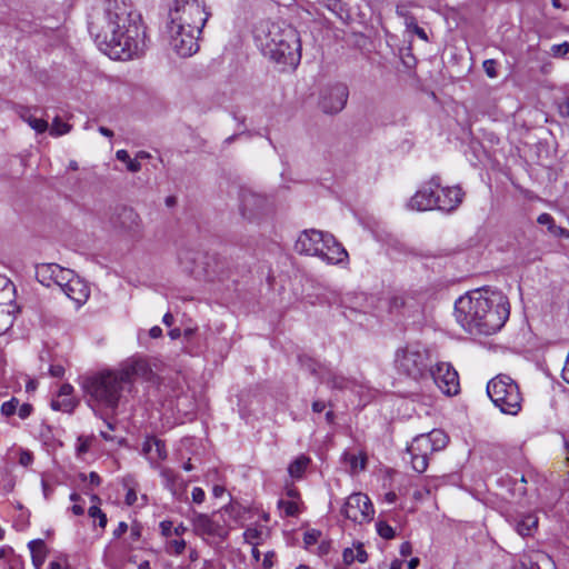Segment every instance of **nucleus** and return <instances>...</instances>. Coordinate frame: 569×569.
<instances>
[{
    "label": "nucleus",
    "mask_w": 569,
    "mask_h": 569,
    "mask_svg": "<svg viewBox=\"0 0 569 569\" xmlns=\"http://www.w3.org/2000/svg\"><path fill=\"white\" fill-rule=\"evenodd\" d=\"M88 29L100 50L113 60L138 58L147 48L141 13L130 0H103L90 12Z\"/></svg>",
    "instance_id": "1"
},
{
    "label": "nucleus",
    "mask_w": 569,
    "mask_h": 569,
    "mask_svg": "<svg viewBox=\"0 0 569 569\" xmlns=\"http://www.w3.org/2000/svg\"><path fill=\"white\" fill-rule=\"evenodd\" d=\"M510 315L507 297L497 290L477 289L458 298L455 317L458 323L471 335L490 336L498 332Z\"/></svg>",
    "instance_id": "2"
},
{
    "label": "nucleus",
    "mask_w": 569,
    "mask_h": 569,
    "mask_svg": "<svg viewBox=\"0 0 569 569\" xmlns=\"http://www.w3.org/2000/svg\"><path fill=\"white\" fill-rule=\"evenodd\" d=\"M147 370L142 360H128L119 369H104L81 378V387L92 409H106L116 413L119 406L127 401L133 381Z\"/></svg>",
    "instance_id": "3"
},
{
    "label": "nucleus",
    "mask_w": 569,
    "mask_h": 569,
    "mask_svg": "<svg viewBox=\"0 0 569 569\" xmlns=\"http://www.w3.org/2000/svg\"><path fill=\"white\" fill-rule=\"evenodd\" d=\"M210 17L199 0H174L169 10L167 33L169 44L180 57H190L199 50V36Z\"/></svg>",
    "instance_id": "4"
},
{
    "label": "nucleus",
    "mask_w": 569,
    "mask_h": 569,
    "mask_svg": "<svg viewBox=\"0 0 569 569\" xmlns=\"http://www.w3.org/2000/svg\"><path fill=\"white\" fill-rule=\"evenodd\" d=\"M256 41L262 53L278 63L297 67L301 59V47L298 32L287 26L266 21L257 28Z\"/></svg>",
    "instance_id": "5"
},
{
    "label": "nucleus",
    "mask_w": 569,
    "mask_h": 569,
    "mask_svg": "<svg viewBox=\"0 0 569 569\" xmlns=\"http://www.w3.org/2000/svg\"><path fill=\"white\" fill-rule=\"evenodd\" d=\"M295 250L300 254L319 257L321 260L337 264L342 262L348 253L330 233L320 230H303L295 243Z\"/></svg>",
    "instance_id": "6"
},
{
    "label": "nucleus",
    "mask_w": 569,
    "mask_h": 569,
    "mask_svg": "<svg viewBox=\"0 0 569 569\" xmlns=\"http://www.w3.org/2000/svg\"><path fill=\"white\" fill-rule=\"evenodd\" d=\"M433 361L431 350L420 342L399 348L395 357L397 370L415 381L428 379Z\"/></svg>",
    "instance_id": "7"
},
{
    "label": "nucleus",
    "mask_w": 569,
    "mask_h": 569,
    "mask_svg": "<svg viewBox=\"0 0 569 569\" xmlns=\"http://www.w3.org/2000/svg\"><path fill=\"white\" fill-rule=\"evenodd\" d=\"M449 442V437L440 429H433L428 433L418 435L407 448V455L412 469L422 473L427 470L429 459L435 452L443 450Z\"/></svg>",
    "instance_id": "8"
},
{
    "label": "nucleus",
    "mask_w": 569,
    "mask_h": 569,
    "mask_svg": "<svg viewBox=\"0 0 569 569\" xmlns=\"http://www.w3.org/2000/svg\"><path fill=\"white\" fill-rule=\"evenodd\" d=\"M487 393L505 415L516 416L521 410L522 396L518 383L507 375H498L487 385Z\"/></svg>",
    "instance_id": "9"
},
{
    "label": "nucleus",
    "mask_w": 569,
    "mask_h": 569,
    "mask_svg": "<svg viewBox=\"0 0 569 569\" xmlns=\"http://www.w3.org/2000/svg\"><path fill=\"white\" fill-rule=\"evenodd\" d=\"M428 378L433 380L443 395L455 396L460 390L458 372L449 362L433 361Z\"/></svg>",
    "instance_id": "10"
},
{
    "label": "nucleus",
    "mask_w": 569,
    "mask_h": 569,
    "mask_svg": "<svg viewBox=\"0 0 569 569\" xmlns=\"http://www.w3.org/2000/svg\"><path fill=\"white\" fill-rule=\"evenodd\" d=\"M341 513L353 522L363 523L373 518L375 509L367 495L356 492L347 498Z\"/></svg>",
    "instance_id": "11"
},
{
    "label": "nucleus",
    "mask_w": 569,
    "mask_h": 569,
    "mask_svg": "<svg viewBox=\"0 0 569 569\" xmlns=\"http://www.w3.org/2000/svg\"><path fill=\"white\" fill-rule=\"evenodd\" d=\"M348 98L347 84L341 82L329 84L320 93L319 107L327 114H337L345 109Z\"/></svg>",
    "instance_id": "12"
},
{
    "label": "nucleus",
    "mask_w": 569,
    "mask_h": 569,
    "mask_svg": "<svg viewBox=\"0 0 569 569\" xmlns=\"http://www.w3.org/2000/svg\"><path fill=\"white\" fill-rule=\"evenodd\" d=\"M269 199L250 189H243L240 193V212L248 221H257L269 210Z\"/></svg>",
    "instance_id": "13"
},
{
    "label": "nucleus",
    "mask_w": 569,
    "mask_h": 569,
    "mask_svg": "<svg viewBox=\"0 0 569 569\" xmlns=\"http://www.w3.org/2000/svg\"><path fill=\"white\" fill-rule=\"evenodd\" d=\"M440 189V177L433 176L409 200L408 208L417 211L433 210L437 203V191Z\"/></svg>",
    "instance_id": "14"
},
{
    "label": "nucleus",
    "mask_w": 569,
    "mask_h": 569,
    "mask_svg": "<svg viewBox=\"0 0 569 569\" xmlns=\"http://www.w3.org/2000/svg\"><path fill=\"white\" fill-rule=\"evenodd\" d=\"M72 272L71 269L62 268L57 263H41L36 267V278L46 287L57 284L61 288L63 282L70 281Z\"/></svg>",
    "instance_id": "15"
},
{
    "label": "nucleus",
    "mask_w": 569,
    "mask_h": 569,
    "mask_svg": "<svg viewBox=\"0 0 569 569\" xmlns=\"http://www.w3.org/2000/svg\"><path fill=\"white\" fill-rule=\"evenodd\" d=\"M462 197L463 192L459 187H440L437 191L436 209L450 212L461 203Z\"/></svg>",
    "instance_id": "16"
},
{
    "label": "nucleus",
    "mask_w": 569,
    "mask_h": 569,
    "mask_svg": "<svg viewBox=\"0 0 569 569\" xmlns=\"http://www.w3.org/2000/svg\"><path fill=\"white\" fill-rule=\"evenodd\" d=\"M61 290L64 295L74 301L78 306L83 305L89 298L90 291L87 284L72 272L70 281L63 282Z\"/></svg>",
    "instance_id": "17"
},
{
    "label": "nucleus",
    "mask_w": 569,
    "mask_h": 569,
    "mask_svg": "<svg viewBox=\"0 0 569 569\" xmlns=\"http://www.w3.org/2000/svg\"><path fill=\"white\" fill-rule=\"evenodd\" d=\"M509 522L521 537H531L538 529V517L533 512L517 513Z\"/></svg>",
    "instance_id": "18"
},
{
    "label": "nucleus",
    "mask_w": 569,
    "mask_h": 569,
    "mask_svg": "<svg viewBox=\"0 0 569 569\" xmlns=\"http://www.w3.org/2000/svg\"><path fill=\"white\" fill-rule=\"evenodd\" d=\"M192 525L194 532L200 536L221 537L223 533V528L203 513H194Z\"/></svg>",
    "instance_id": "19"
},
{
    "label": "nucleus",
    "mask_w": 569,
    "mask_h": 569,
    "mask_svg": "<svg viewBox=\"0 0 569 569\" xmlns=\"http://www.w3.org/2000/svg\"><path fill=\"white\" fill-rule=\"evenodd\" d=\"M142 451L150 462L164 460L167 458L166 445L156 437H148L142 446Z\"/></svg>",
    "instance_id": "20"
},
{
    "label": "nucleus",
    "mask_w": 569,
    "mask_h": 569,
    "mask_svg": "<svg viewBox=\"0 0 569 569\" xmlns=\"http://www.w3.org/2000/svg\"><path fill=\"white\" fill-rule=\"evenodd\" d=\"M160 476L163 480L164 487L170 490V492L180 498L181 492L184 490L186 483L181 476L177 473L173 469L163 467L160 470Z\"/></svg>",
    "instance_id": "21"
},
{
    "label": "nucleus",
    "mask_w": 569,
    "mask_h": 569,
    "mask_svg": "<svg viewBox=\"0 0 569 569\" xmlns=\"http://www.w3.org/2000/svg\"><path fill=\"white\" fill-rule=\"evenodd\" d=\"M119 226L129 232H139L141 226L140 216L132 208H122L118 214Z\"/></svg>",
    "instance_id": "22"
},
{
    "label": "nucleus",
    "mask_w": 569,
    "mask_h": 569,
    "mask_svg": "<svg viewBox=\"0 0 569 569\" xmlns=\"http://www.w3.org/2000/svg\"><path fill=\"white\" fill-rule=\"evenodd\" d=\"M320 382L326 383L329 388L337 390L348 389L352 385L351 379L331 371H328L327 375H323Z\"/></svg>",
    "instance_id": "23"
},
{
    "label": "nucleus",
    "mask_w": 569,
    "mask_h": 569,
    "mask_svg": "<svg viewBox=\"0 0 569 569\" xmlns=\"http://www.w3.org/2000/svg\"><path fill=\"white\" fill-rule=\"evenodd\" d=\"M19 117L27 122L37 133H43L48 129V122L37 118L29 108L21 107Z\"/></svg>",
    "instance_id": "24"
},
{
    "label": "nucleus",
    "mask_w": 569,
    "mask_h": 569,
    "mask_svg": "<svg viewBox=\"0 0 569 569\" xmlns=\"http://www.w3.org/2000/svg\"><path fill=\"white\" fill-rule=\"evenodd\" d=\"M500 482L510 487L509 491L513 498H521L527 493L525 476H521L519 479L501 478Z\"/></svg>",
    "instance_id": "25"
},
{
    "label": "nucleus",
    "mask_w": 569,
    "mask_h": 569,
    "mask_svg": "<svg viewBox=\"0 0 569 569\" xmlns=\"http://www.w3.org/2000/svg\"><path fill=\"white\" fill-rule=\"evenodd\" d=\"M309 463L310 458L307 456L301 455L298 458H296L288 467V472L290 477L300 479L303 476Z\"/></svg>",
    "instance_id": "26"
},
{
    "label": "nucleus",
    "mask_w": 569,
    "mask_h": 569,
    "mask_svg": "<svg viewBox=\"0 0 569 569\" xmlns=\"http://www.w3.org/2000/svg\"><path fill=\"white\" fill-rule=\"evenodd\" d=\"M298 360H299L300 367L302 369L307 370L312 376H315L319 380H321V377L323 376V373L321 371L322 366L317 360H315L313 358H311L307 355L299 356Z\"/></svg>",
    "instance_id": "27"
},
{
    "label": "nucleus",
    "mask_w": 569,
    "mask_h": 569,
    "mask_svg": "<svg viewBox=\"0 0 569 569\" xmlns=\"http://www.w3.org/2000/svg\"><path fill=\"white\" fill-rule=\"evenodd\" d=\"M343 459L349 463L351 473H357L366 469L367 457L365 455L356 456L346 452Z\"/></svg>",
    "instance_id": "28"
},
{
    "label": "nucleus",
    "mask_w": 569,
    "mask_h": 569,
    "mask_svg": "<svg viewBox=\"0 0 569 569\" xmlns=\"http://www.w3.org/2000/svg\"><path fill=\"white\" fill-rule=\"evenodd\" d=\"M77 402L73 398L58 397L51 401V408L53 410L62 411V412H72L76 408Z\"/></svg>",
    "instance_id": "29"
},
{
    "label": "nucleus",
    "mask_w": 569,
    "mask_h": 569,
    "mask_svg": "<svg viewBox=\"0 0 569 569\" xmlns=\"http://www.w3.org/2000/svg\"><path fill=\"white\" fill-rule=\"evenodd\" d=\"M262 530L257 527H249L243 532V539L247 543L257 547L262 540Z\"/></svg>",
    "instance_id": "30"
},
{
    "label": "nucleus",
    "mask_w": 569,
    "mask_h": 569,
    "mask_svg": "<svg viewBox=\"0 0 569 569\" xmlns=\"http://www.w3.org/2000/svg\"><path fill=\"white\" fill-rule=\"evenodd\" d=\"M278 507L284 511L288 517H295L299 513L298 503L295 500H279Z\"/></svg>",
    "instance_id": "31"
},
{
    "label": "nucleus",
    "mask_w": 569,
    "mask_h": 569,
    "mask_svg": "<svg viewBox=\"0 0 569 569\" xmlns=\"http://www.w3.org/2000/svg\"><path fill=\"white\" fill-rule=\"evenodd\" d=\"M70 124L62 122L59 118H56L50 128V134L53 137H60L70 131Z\"/></svg>",
    "instance_id": "32"
},
{
    "label": "nucleus",
    "mask_w": 569,
    "mask_h": 569,
    "mask_svg": "<svg viewBox=\"0 0 569 569\" xmlns=\"http://www.w3.org/2000/svg\"><path fill=\"white\" fill-rule=\"evenodd\" d=\"M377 532L383 539H392L395 537V529L385 521L377 522Z\"/></svg>",
    "instance_id": "33"
},
{
    "label": "nucleus",
    "mask_w": 569,
    "mask_h": 569,
    "mask_svg": "<svg viewBox=\"0 0 569 569\" xmlns=\"http://www.w3.org/2000/svg\"><path fill=\"white\" fill-rule=\"evenodd\" d=\"M88 515L89 517L93 518V519H98L99 520V526L101 528H106L107 526V516L104 512H102V510L96 506V505H92L89 510H88Z\"/></svg>",
    "instance_id": "34"
},
{
    "label": "nucleus",
    "mask_w": 569,
    "mask_h": 569,
    "mask_svg": "<svg viewBox=\"0 0 569 569\" xmlns=\"http://www.w3.org/2000/svg\"><path fill=\"white\" fill-rule=\"evenodd\" d=\"M569 53V42L565 41L559 44H553L550 48V54L556 58L565 57Z\"/></svg>",
    "instance_id": "35"
},
{
    "label": "nucleus",
    "mask_w": 569,
    "mask_h": 569,
    "mask_svg": "<svg viewBox=\"0 0 569 569\" xmlns=\"http://www.w3.org/2000/svg\"><path fill=\"white\" fill-rule=\"evenodd\" d=\"M19 401L16 398L10 399L9 401H6L1 406V413L6 417H10L14 415L17 411Z\"/></svg>",
    "instance_id": "36"
},
{
    "label": "nucleus",
    "mask_w": 569,
    "mask_h": 569,
    "mask_svg": "<svg viewBox=\"0 0 569 569\" xmlns=\"http://www.w3.org/2000/svg\"><path fill=\"white\" fill-rule=\"evenodd\" d=\"M321 536V532L319 530H316V529H311V530H308L305 532L303 535V543L305 546L308 548L312 545H315L319 537Z\"/></svg>",
    "instance_id": "37"
},
{
    "label": "nucleus",
    "mask_w": 569,
    "mask_h": 569,
    "mask_svg": "<svg viewBox=\"0 0 569 569\" xmlns=\"http://www.w3.org/2000/svg\"><path fill=\"white\" fill-rule=\"evenodd\" d=\"M537 222L541 226H546L549 232L556 226L553 217L547 212L539 214Z\"/></svg>",
    "instance_id": "38"
},
{
    "label": "nucleus",
    "mask_w": 569,
    "mask_h": 569,
    "mask_svg": "<svg viewBox=\"0 0 569 569\" xmlns=\"http://www.w3.org/2000/svg\"><path fill=\"white\" fill-rule=\"evenodd\" d=\"M482 67H483V70L486 72V74L489 77V78H496L498 76V72H497V61L493 60V59H488V60H485L483 63H482Z\"/></svg>",
    "instance_id": "39"
},
{
    "label": "nucleus",
    "mask_w": 569,
    "mask_h": 569,
    "mask_svg": "<svg viewBox=\"0 0 569 569\" xmlns=\"http://www.w3.org/2000/svg\"><path fill=\"white\" fill-rule=\"evenodd\" d=\"M407 28L415 34H417L421 40L428 41L427 32L423 28L419 27L415 21L407 22Z\"/></svg>",
    "instance_id": "40"
},
{
    "label": "nucleus",
    "mask_w": 569,
    "mask_h": 569,
    "mask_svg": "<svg viewBox=\"0 0 569 569\" xmlns=\"http://www.w3.org/2000/svg\"><path fill=\"white\" fill-rule=\"evenodd\" d=\"M186 549V541L183 539H176L169 542V550L174 555H181Z\"/></svg>",
    "instance_id": "41"
},
{
    "label": "nucleus",
    "mask_w": 569,
    "mask_h": 569,
    "mask_svg": "<svg viewBox=\"0 0 569 569\" xmlns=\"http://www.w3.org/2000/svg\"><path fill=\"white\" fill-rule=\"evenodd\" d=\"M29 548L33 555V560H36L37 555L43 552L46 545L42 540L38 539V540L30 541Z\"/></svg>",
    "instance_id": "42"
},
{
    "label": "nucleus",
    "mask_w": 569,
    "mask_h": 569,
    "mask_svg": "<svg viewBox=\"0 0 569 569\" xmlns=\"http://www.w3.org/2000/svg\"><path fill=\"white\" fill-rule=\"evenodd\" d=\"M33 462V455L32 452L28 450L21 449L20 457H19V463L23 467H28Z\"/></svg>",
    "instance_id": "43"
},
{
    "label": "nucleus",
    "mask_w": 569,
    "mask_h": 569,
    "mask_svg": "<svg viewBox=\"0 0 569 569\" xmlns=\"http://www.w3.org/2000/svg\"><path fill=\"white\" fill-rule=\"evenodd\" d=\"M342 559L347 566H350L356 561V550L352 548H346L342 552Z\"/></svg>",
    "instance_id": "44"
},
{
    "label": "nucleus",
    "mask_w": 569,
    "mask_h": 569,
    "mask_svg": "<svg viewBox=\"0 0 569 569\" xmlns=\"http://www.w3.org/2000/svg\"><path fill=\"white\" fill-rule=\"evenodd\" d=\"M328 10L338 13L340 10V0H319Z\"/></svg>",
    "instance_id": "45"
},
{
    "label": "nucleus",
    "mask_w": 569,
    "mask_h": 569,
    "mask_svg": "<svg viewBox=\"0 0 569 569\" xmlns=\"http://www.w3.org/2000/svg\"><path fill=\"white\" fill-rule=\"evenodd\" d=\"M204 498H206V493L200 487H194L192 489V501L194 503H198V505L202 503L204 501Z\"/></svg>",
    "instance_id": "46"
},
{
    "label": "nucleus",
    "mask_w": 569,
    "mask_h": 569,
    "mask_svg": "<svg viewBox=\"0 0 569 569\" xmlns=\"http://www.w3.org/2000/svg\"><path fill=\"white\" fill-rule=\"evenodd\" d=\"M356 560L359 561L360 563H365L368 561V553L363 549V546L361 543H359L356 548Z\"/></svg>",
    "instance_id": "47"
},
{
    "label": "nucleus",
    "mask_w": 569,
    "mask_h": 569,
    "mask_svg": "<svg viewBox=\"0 0 569 569\" xmlns=\"http://www.w3.org/2000/svg\"><path fill=\"white\" fill-rule=\"evenodd\" d=\"M550 234L558 237V238L569 239V230L566 228L559 227L557 224L550 231Z\"/></svg>",
    "instance_id": "48"
},
{
    "label": "nucleus",
    "mask_w": 569,
    "mask_h": 569,
    "mask_svg": "<svg viewBox=\"0 0 569 569\" xmlns=\"http://www.w3.org/2000/svg\"><path fill=\"white\" fill-rule=\"evenodd\" d=\"M160 530H161L162 536H164L166 538L170 537L173 533L172 522L169 520L161 521Z\"/></svg>",
    "instance_id": "49"
},
{
    "label": "nucleus",
    "mask_w": 569,
    "mask_h": 569,
    "mask_svg": "<svg viewBox=\"0 0 569 569\" xmlns=\"http://www.w3.org/2000/svg\"><path fill=\"white\" fill-rule=\"evenodd\" d=\"M31 412H32V406L30 403H23L18 409V416L21 419H27L31 415Z\"/></svg>",
    "instance_id": "50"
},
{
    "label": "nucleus",
    "mask_w": 569,
    "mask_h": 569,
    "mask_svg": "<svg viewBox=\"0 0 569 569\" xmlns=\"http://www.w3.org/2000/svg\"><path fill=\"white\" fill-rule=\"evenodd\" d=\"M82 479L83 480L88 479L90 486H93V487H98L101 483L100 476L97 472H94V471H91L88 477L87 476H82Z\"/></svg>",
    "instance_id": "51"
},
{
    "label": "nucleus",
    "mask_w": 569,
    "mask_h": 569,
    "mask_svg": "<svg viewBox=\"0 0 569 569\" xmlns=\"http://www.w3.org/2000/svg\"><path fill=\"white\" fill-rule=\"evenodd\" d=\"M73 387L70 383H63L60 389L58 397L72 398Z\"/></svg>",
    "instance_id": "52"
},
{
    "label": "nucleus",
    "mask_w": 569,
    "mask_h": 569,
    "mask_svg": "<svg viewBox=\"0 0 569 569\" xmlns=\"http://www.w3.org/2000/svg\"><path fill=\"white\" fill-rule=\"evenodd\" d=\"M49 372L54 378H61L64 375V368L61 365H51Z\"/></svg>",
    "instance_id": "53"
},
{
    "label": "nucleus",
    "mask_w": 569,
    "mask_h": 569,
    "mask_svg": "<svg viewBox=\"0 0 569 569\" xmlns=\"http://www.w3.org/2000/svg\"><path fill=\"white\" fill-rule=\"evenodd\" d=\"M559 112L562 117L569 118V97L559 103Z\"/></svg>",
    "instance_id": "54"
},
{
    "label": "nucleus",
    "mask_w": 569,
    "mask_h": 569,
    "mask_svg": "<svg viewBox=\"0 0 569 569\" xmlns=\"http://www.w3.org/2000/svg\"><path fill=\"white\" fill-rule=\"evenodd\" d=\"M399 552L402 557H408L412 552V546L409 541H405L400 545Z\"/></svg>",
    "instance_id": "55"
},
{
    "label": "nucleus",
    "mask_w": 569,
    "mask_h": 569,
    "mask_svg": "<svg viewBox=\"0 0 569 569\" xmlns=\"http://www.w3.org/2000/svg\"><path fill=\"white\" fill-rule=\"evenodd\" d=\"M128 530V525L124 521L119 522L118 527L113 530V537L120 538Z\"/></svg>",
    "instance_id": "56"
},
{
    "label": "nucleus",
    "mask_w": 569,
    "mask_h": 569,
    "mask_svg": "<svg viewBox=\"0 0 569 569\" xmlns=\"http://www.w3.org/2000/svg\"><path fill=\"white\" fill-rule=\"evenodd\" d=\"M79 446L77 448L79 453H86L89 450L90 441L88 439H83L82 437H79L78 439Z\"/></svg>",
    "instance_id": "57"
},
{
    "label": "nucleus",
    "mask_w": 569,
    "mask_h": 569,
    "mask_svg": "<svg viewBox=\"0 0 569 569\" xmlns=\"http://www.w3.org/2000/svg\"><path fill=\"white\" fill-rule=\"evenodd\" d=\"M127 169L130 171V172H138L141 170V164L140 162L134 158V159H131L127 162Z\"/></svg>",
    "instance_id": "58"
},
{
    "label": "nucleus",
    "mask_w": 569,
    "mask_h": 569,
    "mask_svg": "<svg viewBox=\"0 0 569 569\" xmlns=\"http://www.w3.org/2000/svg\"><path fill=\"white\" fill-rule=\"evenodd\" d=\"M137 501V493L134 491V489L130 488L128 489L127 493H126V503L128 506H132L134 505Z\"/></svg>",
    "instance_id": "59"
},
{
    "label": "nucleus",
    "mask_w": 569,
    "mask_h": 569,
    "mask_svg": "<svg viewBox=\"0 0 569 569\" xmlns=\"http://www.w3.org/2000/svg\"><path fill=\"white\" fill-rule=\"evenodd\" d=\"M326 409V402L322 400H315L312 402V411L316 413H320Z\"/></svg>",
    "instance_id": "60"
},
{
    "label": "nucleus",
    "mask_w": 569,
    "mask_h": 569,
    "mask_svg": "<svg viewBox=\"0 0 569 569\" xmlns=\"http://www.w3.org/2000/svg\"><path fill=\"white\" fill-rule=\"evenodd\" d=\"M116 158L119 160V161H122V162H128L129 160H131L129 153L127 150H118L116 152Z\"/></svg>",
    "instance_id": "61"
},
{
    "label": "nucleus",
    "mask_w": 569,
    "mask_h": 569,
    "mask_svg": "<svg viewBox=\"0 0 569 569\" xmlns=\"http://www.w3.org/2000/svg\"><path fill=\"white\" fill-rule=\"evenodd\" d=\"M273 553H267L263 558L262 566L264 569H270L273 565L272 562Z\"/></svg>",
    "instance_id": "62"
},
{
    "label": "nucleus",
    "mask_w": 569,
    "mask_h": 569,
    "mask_svg": "<svg viewBox=\"0 0 569 569\" xmlns=\"http://www.w3.org/2000/svg\"><path fill=\"white\" fill-rule=\"evenodd\" d=\"M149 335L153 339L160 338L162 336V329L158 326H154L150 329Z\"/></svg>",
    "instance_id": "63"
},
{
    "label": "nucleus",
    "mask_w": 569,
    "mask_h": 569,
    "mask_svg": "<svg viewBox=\"0 0 569 569\" xmlns=\"http://www.w3.org/2000/svg\"><path fill=\"white\" fill-rule=\"evenodd\" d=\"M173 316L170 312H167L162 318V322L167 327H171L173 325Z\"/></svg>",
    "instance_id": "64"
}]
</instances>
